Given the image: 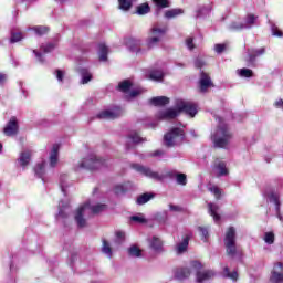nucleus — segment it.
Wrapping results in <instances>:
<instances>
[{"label": "nucleus", "mask_w": 283, "mask_h": 283, "mask_svg": "<svg viewBox=\"0 0 283 283\" xmlns=\"http://www.w3.org/2000/svg\"><path fill=\"white\" fill-rule=\"evenodd\" d=\"M266 48H261V49H254L252 51H249V61L250 63H253L258 56H262V54H265Z\"/></svg>", "instance_id": "obj_24"}, {"label": "nucleus", "mask_w": 283, "mask_h": 283, "mask_svg": "<svg viewBox=\"0 0 283 283\" xmlns=\"http://www.w3.org/2000/svg\"><path fill=\"white\" fill-rule=\"evenodd\" d=\"M41 50H42V52H44V54H48V53L52 52V50H54V44L49 43L46 45H42Z\"/></svg>", "instance_id": "obj_52"}, {"label": "nucleus", "mask_w": 283, "mask_h": 283, "mask_svg": "<svg viewBox=\"0 0 283 283\" xmlns=\"http://www.w3.org/2000/svg\"><path fill=\"white\" fill-rule=\"evenodd\" d=\"M125 191H127V189H125V186L123 185H117L114 188V192L116 193V196H120V193H125Z\"/></svg>", "instance_id": "obj_51"}, {"label": "nucleus", "mask_w": 283, "mask_h": 283, "mask_svg": "<svg viewBox=\"0 0 283 283\" xmlns=\"http://www.w3.org/2000/svg\"><path fill=\"white\" fill-rule=\"evenodd\" d=\"M223 277H228V280H232V282H238V272L233 271V272H230L229 271V266H226L223 269Z\"/></svg>", "instance_id": "obj_32"}, {"label": "nucleus", "mask_w": 283, "mask_h": 283, "mask_svg": "<svg viewBox=\"0 0 283 283\" xmlns=\"http://www.w3.org/2000/svg\"><path fill=\"white\" fill-rule=\"evenodd\" d=\"M129 140H132V143H134L135 145H138L139 143H145L146 139L140 137L138 133H132L129 135Z\"/></svg>", "instance_id": "obj_40"}, {"label": "nucleus", "mask_w": 283, "mask_h": 283, "mask_svg": "<svg viewBox=\"0 0 283 283\" xmlns=\"http://www.w3.org/2000/svg\"><path fill=\"white\" fill-rule=\"evenodd\" d=\"M195 65H196V67H202V65H205V62H202V60H200V59H197L195 61Z\"/></svg>", "instance_id": "obj_63"}, {"label": "nucleus", "mask_w": 283, "mask_h": 283, "mask_svg": "<svg viewBox=\"0 0 283 283\" xmlns=\"http://www.w3.org/2000/svg\"><path fill=\"white\" fill-rule=\"evenodd\" d=\"M102 253H104V255H107V258H112L113 255L112 245L105 239L102 240Z\"/></svg>", "instance_id": "obj_31"}, {"label": "nucleus", "mask_w": 283, "mask_h": 283, "mask_svg": "<svg viewBox=\"0 0 283 283\" xmlns=\"http://www.w3.org/2000/svg\"><path fill=\"white\" fill-rule=\"evenodd\" d=\"M169 209L170 211L175 212V213H180L182 212V207L180 206H176L174 203H169Z\"/></svg>", "instance_id": "obj_54"}, {"label": "nucleus", "mask_w": 283, "mask_h": 283, "mask_svg": "<svg viewBox=\"0 0 283 283\" xmlns=\"http://www.w3.org/2000/svg\"><path fill=\"white\" fill-rule=\"evenodd\" d=\"M65 207L66 206L63 205V201H60V203H59L60 211H59V213L56 216L57 220H59V218H67V213H65V211L63 210V209H65Z\"/></svg>", "instance_id": "obj_47"}, {"label": "nucleus", "mask_w": 283, "mask_h": 283, "mask_svg": "<svg viewBox=\"0 0 283 283\" xmlns=\"http://www.w3.org/2000/svg\"><path fill=\"white\" fill-rule=\"evenodd\" d=\"M209 191H211V193H213L217 198V200H220V188H218V186H212L209 188Z\"/></svg>", "instance_id": "obj_49"}, {"label": "nucleus", "mask_w": 283, "mask_h": 283, "mask_svg": "<svg viewBox=\"0 0 283 283\" xmlns=\"http://www.w3.org/2000/svg\"><path fill=\"white\" fill-rule=\"evenodd\" d=\"M198 231H200L202 238L207 241V238H209V230L207 228L199 227Z\"/></svg>", "instance_id": "obj_55"}, {"label": "nucleus", "mask_w": 283, "mask_h": 283, "mask_svg": "<svg viewBox=\"0 0 283 283\" xmlns=\"http://www.w3.org/2000/svg\"><path fill=\"white\" fill-rule=\"evenodd\" d=\"M224 50H227V44H216L214 45V51L217 52V54H222V52H224Z\"/></svg>", "instance_id": "obj_53"}, {"label": "nucleus", "mask_w": 283, "mask_h": 283, "mask_svg": "<svg viewBox=\"0 0 283 283\" xmlns=\"http://www.w3.org/2000/svg\"><path fill=\"white\" fill-rule=\"evenodd\" d=\"M128 255L130 258H140L143 254H142V250L136 247V245H132L129 249H128Z\"/></svg>", "instance_id": "obj_36"}, {"label": "nucleus", "mask_w": 283, "mask_h": 283, "mask_svg": "<svg viewBox=\"0 0 283 283\" xmlns=\"http://www.w3.org/2000/svg\"><path fill=\"white\" fill-rule=\"evenodd\" d=\"M8 81V76L3 73H0V85H3Z\"/></svg>", "instance_id": "obj_61"}, {"label": "nucleus", "mask_w": 283, "mask_h": 283, "mask_svg": "<svg viewBox=\"0 0 283 283\" xmlns=\"http://www.w3.org/2000/svg\"><path fill=\"white\" fill-rule=\"evenodd\" d=\"M208 209L214 222H220V214L218 213V211H220V206L214 203H208Z\"/></svg>", "instance_id": "obj_20"}, {"label": "nucleus", "mask_w": 283, "mask_h": 283, "mask_svg": "<svg viewBox=\"0 0 283 283\" xmlns=\"http://www.w3.org/2000/svg\"><path fill=\"white\" fill-rule=\"evenodd\" d=\"M198 269H200V268H198ZM198 269H195V271H197V282L198 283L207 282V281L216 277V272H213L211 270L200 272V271H198Z\"/></svg>", "instance_id": "obj_15"}, {"label": "nucleus", "mask_w": 283, "mask_h": 283, "mask_svg": "<svg viewBox=\"0 0 283 283\" xmlns=\"http://www.w3.org/2000/svg\"><path fill=\"white\" fill-rule=\"evenodd\" d=\"M33 31L38 36H43V34H48V32H50V29L48 27H34Z\"/></svg>", "instance_id": "obj_42"}, {"label": "nucleus", "mask_w": 283, "mask_h": 283, "mask_svg": "<svg viewBox=\"0 0 283 283\" xmlns=\"http://www.w3.org/2000/svg\"><path fill=\"white\" fill-rule=\"evenodd\" d=\"M223 243L226 247L227 255H229L230 258H235V255L238 254V245L235 244V228H228V230L226 231Z\"/></svg>", "instance_id": "obj_6"}, {"label": "nucleus", "mask_w": 283, "mask_h": 283, "mask_svg": "<svg viewBox=\"0 0 283 283\" xmlns=\"http://www.w3.org/2000/svg\"><path fill=\"white\" fill-rule=\"evenodd\" d=\"M67 178V175H61L60 177V187L63 193H65V179Z\"/></svg>", "instance_id": "obj_56"}, {"label": "nucleus", "mask_w": 283, "mask_h": 283, "mask_svg": "<svg viewBox=\"0 0 283 283\" xmlns=\"http://www.w3.org/2000/svg\"><path fill=\"white\" fill-rule=\"evenodd\" d=\"M180 14H185V10L182 9H170L165 12L166 19H176V17H180Z\"/></svg>", "instance_id": "obj_26"}, {"label": "nucleus", "mask_w": 283, "mask_h": 283, "mask_svg": "<svg viewBox=\"0 0 283 283\" xmlns=\"http://www.w3.org/2000/svg\"><path fill=\"white\" fill-rule=\"evenodd\" d=\"M196 269H200V263L199 262H193L191 268H178L175 270V277L176 280H187Z\"/></svg>", "instance_id": "obj_9"}, {"label": "nucleus", "mask_w": 283, "mask_h": 283, "mask_svg": "<svg viewBox=\"0 0 283 283\" xmlns=\"http://www.w3.org/2000/svg\"><path fill=\"white\" fill-rule=\"evenodd\" d=\"M275 107H277L279 109H283V99H279L274 103Z\"/></svg>", "instance_id": "obj_62"}, {"label": "nucleus", "mask_w": 283, "mask_h": 283, "mask_svg": "<svg viewBox=\"0 0 283 283\" xmlns=\"http://www.w3.org/2000/svg\"><path fill=\"white\" fill-rule=\"evenodd\" d=\"M115 235H116L115 242L117 244H123V242H125V232L117 231V232H115Z\"/></svg>", "instance_id": "obj_46"}, {"label": "nucleus", "mask_w": 283, "mask_h": 283, "mask_svg": "<svg viewBox=\"0 0 283 283\" xmlns=\"http://www.w3.org/2000/svg\"><path fill=\"white\" fill-rule=\"evenodd\" d=\"M157 8H169V0H153Z\"/></svg>", "instance_id": "obj_48"}, {"label": "nucleus", "mask_w": 283, "mask_h": 283, "mask_svg": "<svg viewBox=\"0 0 283 283\" xmlns=\"http://www.w3.org/2000/svg\"><path fill=\"white\" fill-rule=\"evenodd\" d=\"M143 42L139 39L136 38H127L125 40V45L128 48L130 52H135V54H138L140 52V45Z\"/></svg>", "instance_id": "obj_13"}, {"label": "nucleus", "mask_w": 283, "mask_h": 283, "mask_svg": "<svg viewBox=\"0 0 283 283\" xmlns=\"http://www.w3.org/2000/svg\"><path fill=\"white\" fill-rule=\"evenodd\" d=\"M132 168L135 169V171H138V174H142V176H146V178H151V180H157V182H160V180L165 179V176L154 171L149 167H145L139 164H133Z\"/></svg>", "instance_id": "obj_7"}, {"label": "nucleus", "mask_w": 283, "mask_h": 283, "mask_svg": "<svg viewBox=\"0 0 283 283\" xmlns=\"http://www.w3.org/2000/svg\"><path fill=\"white\" fill-rule=\"evenodd\" d=\"M186 45H187L188 50H193L196 48V45L193 44V38H187Z\"/></svg>", "instance_id": "obj_58"}, {"label": "nucleus", "mask_w": 283, "mask_h": 283, "mask_svg": "<svg viewBox=\"0 0 283 283\" xmlns=\"http://www.w3.org/2000/svg\"><path fill=\"white\" fill-rule=\"evenodd\" d=\"M264 242L266 244H273L275 242V234L273 232H265Z\"/></svg>", "instance_id": "obj_43"}, {"label": "nucleus", "mask_w": 283, "mask_h": 283, "mask_svg": "<svg viewBox=\"0 0 283 283\" xmlns=\"http://www.w3.org/2000/svg\"><path fill=\"white\" fill-rule=\"evenodd\" d=\"M212 171L217 176V178H221L222 176H229V168H227V163L220 159L214 160Z\"/></svg>", "instance_id": "obj_11"}, {"label": "nucleus", "mask_w": 283, "mask_h": 283, "mask_svg": "<svg viewBox=\"0 0 283 283\" xmlns=\"http://www.w3.org/2000/svg\"><path fill=\"white\" fill-rule=\"evenodd\" d=\"M176 180L178 185H181L182 187H185V185H187V175L185 174H177L176 175Z\"/></svg>", "instance_id": "obj_44"}, {"label": "nucleus", "mask_w": 283, "mask_h": 283, "mask_svg": "<svg viewBox=\"0 0 283 283\" xmlns=\"http://www.w3.org/2000/svg\"><path fill=\"white\" fill-rule=\"evenodd\" d=\"M237 74H239L241 78H251V76H253V71L250 69H240L237 70Z\"/></svg>", "instance_id": "obj_38"}, {"label": "nucleus", "mask_w": 283, "mask_h": 283, "mask_svg": "<svg viewBox=\"0 0 283 283\" xmlns=\"http://www.w3.org/2000/svg\"><path fill=\"white\" fill-rule=\"evenodd\" d=\"M271 30H272L273 36H283V33L280 29H277V25L271 24Z\"/></svg>", "instance_id": "obj_50"}, {"label": "nucleus", "mask_w": 283, "mask_h": 283, "mask_svg": "<svg viewBox=\"0 0 283 283\" xmlns=\"http://www.w3.org/2000/svg\"><path fill=\"white\" fill-rule=\"evenodd\" d=\"M150 105L155 107H163V105H169V97L167 96H157L149 99Z\"/></svg>", "instance_id": "obj_19"}, {"label": "nucleus", "mask_w": 283, "mask_h": 283, "mask_svg": "<svg viewBox=\"0 0 283 283\" xmlns=\"http://www.w3.org/2000/svg\"><path fill=\"white\" fill-rule=\"evenodd\" d=\"M255 23H258V17L254 14H248L244 17V22L243 25L245 28V30L251 29L253 25H255Z\"/></svg>", "instance_id": "obj_23"}, {"label": "nucleus", "mask_w": 283, "mask_h": 283, "mask_svg": "<svg viewBox=\"0 0 283 283\" xmlns=\"http://www.w3.org/2000/svg\"><path fill=\"white\" fill-rule=\"evenodd\" d=\"M271 283H283V264L282 262H277L274 264L271 276H270Z\"/></svg>", "instance_id": "obj_10"}, {"label": "nucleus", "mask_w": 283, "mask_h": 283, "mask_svg": "<svg viewBox=\"0 0 283 283\" xmlns=\"http://www.w3.org/2000/svg\"><path fill=\"white\" fill-rule=\"evenodd\" d=\"M151 198H154V195L144 193L137 198V205H147V202H149V200H151Z\"/></svg>", "instance_id": "obj_37"}, {"label": "nucleus", "mask_w": 283, "mask_h": 283, "mask_svg": "<svg viewBox=\"0 0 283 283\" xmlns=\"http://www.w3.org/2000/svg\"><path fill=\"white\" fill-rule=\"evenodd\" d=\"M6 136H15L19 132V124L17 123V117H11L9 123L3 129Z\"/></svg>", "instance_id": "obj_14"}, {"label": "nucleus", "mask_w": 283, "mask_h": 283, "mask_svg": "<svg viewBox=\"0 0 283 283\" xmlns=\"http://www.w3.org/2000/svg\"><path fill=\"white\" fill-rule=\"evenodd\" d=\"M133 85L134 84L132 83V81L124 80L123 82H120L118 84V90H119V92H124L125 94H127V92H129V90H132Z\"/></svg>", "instance_id": "obj_29"}, {"label": "nucleus", "mask_w": 283, "mask_h": 283, "mask_svg": "<svg viewBox=\"0 0 283 283\" xmlns=\"http://www.w3.org/2000/svg\"><path fill=\"white\" fill-rule=\"evenodd\" d=\"M148 244L149 248L155 251V253H163L164 248H163V240L158 237H153L148 239Z\"/></svg>", "instance_id": "obj_16"}, {"label": "nucleus", "mask_w": 283, "mask_h": 283, "mask_svg": "<svg viewBox=\"0 0 283 283\" xmlns=\"http://www.w3.org/2000/svg\"><path fill=\"white\" fill-rule=\"evenodd\" d=\"M43 174H45V164H39V165L35 167V175H36L39 178H43Z\"/></svg>", "instance_id": "obj_45"}, {"label": "nucleus", "mask_w": 283, "mask_h": 283, "mask_svg": "<svg viewBox=\"0 0 283 283\" xmlns=\"http://www.w3.org/2000/svg\"><path fill=\"white\" fill-rule=\"evenodd\" d=\"M30 158H32V153H30V150L22 151L18 159L21 167H28V165H30Z\"/></svg>", "instance_id": "obj_21"}, {"label": "nucleus", "mask_w": 283, "mask_h": 283, "mask_svg": "<svg viewBox=\"0 0 283 283\" xmlns=\"http://www.w3.org/2000/svg\"><path fill=\"white\" fill-rule=\"evenodd\" d=\"M55 74L59 83H63V77L65 76V72H63L62 70H56Z\"/></svg>", "instance_id": "obj_57"}, {"label": "nucleus", "mask_w": 283, "mask_h": 283, "mask_svg": "<svg viewBox=\"0 0 283 283\" xmlns=\"http://www.w3.org/2000/svg\"><path fill=\"white\" fill-rule=\"evenodd\" d=\"M98 54H99V61H107V54L109 52V50L107 49V45L101 43L98 45Z\"/></svg>", "instance_id": "obj_33"}, {"label": "nucleus", "mask_w": 283, "mask_h": 283, "mask_svg": "<svg viewBox=\"0 0 283 283\" xmlns=\"http://www.w3.org/2000/svg\"><path fill=\"white\" fill-rule=\"evenodd\" d=\"M123 115V109L119 107H115L112 111H103L102 113L97 114V118L104 120H114V118H118Z\"/></svg>", "instance_id": "obj_12"}, {"label": "nucleus", "mask_w": 283, "mask_h": 283, "mask_svg": "<svg viewBox=\"0 0 283 283\" xmlns=\"http://www.w3.org/2000/svg\"><path fill=\"white\" fill-rule=\"evenodd\" d=\"M105 209H107V206L103 203L92 206L90 205V202H87L84 206L80 207L75 213V221L77 227H80V229L87 227V221L83 217L87 216L88 211H91L92 213H102V211H105Z\"/></svg>", "instance_id": "obj_3"}, {"label": "nucleus", "mask_w": 283, "mask_h": 283, "mask_svg": "<svg viewBox=\"0 0 283 283\" xmlns=\"http://www.w3.org/2000/svg\"><path fill=\"white\" fill-rule=\"evenodd\" d=\"M151 32H153V36L147 40L148 50L156 48V45H158V43H160V36H163L165 34V32H167V28L164 27L160 29L158 27H154Z\"/></svg>", "instance_id": "obj_8"}, {"label": "nucleus", "mask_w": 283, "mask_h": 283, "mask_svg": "<svg viewBox=\"0 0 283 283\" xmlns=\"http://www.w3.org/2000/svg\"><path fill=\"white\" fill-rule=\"evenodd\" d=\"M266 198L270 202L275 203L276 216H277L279 220L282 221V214H280V195H277L275 192H270L266 195Z\"/></svg>", "instance_id": "obj_18"}, {"label": "nucleus", "mask_w": 283, "mask_h": 283, "mask_svg": "<svg viewBox=\"0 0 283 283\" xmlns=\"http://www.w3.org/2000/svg\"><path fill=\"white\" fill-rule=\"evenodd\" d=\"M139 94H143V90L142 88H136V90H133L129 93V96H130V98H136V96H139Z\"/></svg>", "instance_id": "obj_59"}, {"label": "nucleus", "mask_w": 283, "mask_h": 283, "mask_svg": "<svg viewBox=\"0 0 283 283\" xmlns=\"http://www.w3.org/2000/svg\"><path fill=\"white\" fill-rule=\"evenodd\" d=\"M149 4L148 3H142L137 7V14H139L140 17L145 15V14H149Z\"/></svg>", "instance_id": "obj_35"}, {"label": "nucleus", "mask_w": 283, "mask_h": 283, "mask_svg": "<svg viewBox=\"0 0 283 283\" xmlns=\"http://www.w3.org/2000/svg\"><path fill=\"white\" fill-rule=\"evenodd\" d=\"M180 112H185V114H188V116H191V118H193V116L198 114L196 104H193L192 102L185 99H176L175 108H166L159 111L156 114V118L158 120H174V118L180 115Z\"/></svg>", "instance_id": "obj_1"}, {"label": "nucleus", "mask_w": 283, "mask_h": 283, "mask_svg": "<svg viewBox=\"0 0 283 283\" xmlns=\"http://www.w3.org/2000/svg\"><path fill=\"white\" fill-rule=\"evenodd\" d=\"M130 221L136 222L137 224H146L147 219L145 218V214L137 213V214L130 217Z\"/></svg>", "instance_id": "obj_34"}, {"label": "nucleus", "mask_w": 283, "mask_h": 283, "mask_svg": "<svg viewBox=\"0 0 283 283\" xmlns=\"http://www.w3.org/2000/svg\"><path fill=\"white\" fill-rule=\"evenodd\" d=\"M133 1L132 0H118V8L124 12H129L132 10Z\"/></svg>", "instance_id": "obj_30"}, {"label": "nucleus", "mask_w": 283, "mask_h": 283, "mask_svg": "<svg viewBox=\"0 0 283 283\" xmlns=\"http://www.w3.org/2000/svg\"><path fill=\"white\" fill-rule=\"evenodd\" d=\"M230 30H233L234 32H238L240 30H247L244 27V22L234 21L229 25Z\"/></svg>", "instance_id": "obj_39"}, {"label": "nucleus", "mask_w": 283, "mask_h": 283, "mask_svg": "<svg viewBox=\"0 0 283 283\" xmlns=\"http://www.w3.org/2000/svg\"><path fill=\"white\" fill-rule=\"evenodd\" d=\"M164 77H165V73H163L161 70H154L148 75V78H150V81H157V82L163 81Z\"/></svg>", "instance_id": "obj_27"}, {"label": "nucleus", "mask_w": 283, "mask_h": 283, "mask_svg": "<svg viewBox=\"0 0 283 283\" xmlns=\"http://www.w3.org/2000/svg\"><path fill=\"white\" fill-rule=\"evenodd\" d=\"M189 240H190V237L187 235L182 242L178 243L177 244V253H185V251H187L188 247H189Z\"/></svg>", "instance_id": "obj_28"}, {"label": "nucleus", "mask_w": 283, "mask_h": 283, "mask_svg": "<svg viewBox=\"0 0 283 283\" xmlns=\"http://www.w3.org/2000/svg\"><path fill=\"white\" fill-rule=\"evenodd\" d=\"M57 163H59V145H53V148L50 155V167H56Z\"/></svg>", "instance_id": "obj_22"}, {"label": "nucleus", "mask_w": 283, "mask_h": 283, "mask_svg": "<svg viewBox=\"0 0 283 283\" xmlns=\"http://www.w3.org/2000/svg\"><path fill=\"white\" fill-rule=\"evenodd\" d=\"M151 156H154V157L165 156V150H160V149L155 150V151L151 154Z\"/></svg>", "instance_id": "obj_60"}, {"label": "nucleus", "mask_w": 283, "mask_h": 283, "mask_svg": "<svg viewBox=\"0 0 283 283\" xmlns=\"http://www.w3.org/2000/svg\"><path fill=\"white\" fill-rule=\"evenodd\" d=\"M23 40V34L21 32H11L10 43H19Z\"/></svg>", "instance_id": "obj_41"}, {"label": "nucleus", "mask_w": 283, "mask_h": 283, "mask_svg": "<svg viewBox=\"0 0 283 283\" xmlns=\"http://www.w3.org/2000/svg\"><path fill=\"white\" fill-rule=\"evenodd\" d=\"M218 122H219V125L212 132L211 139L214 144V147L224 149L229 147L231 143V138H233V135H231V130H229V126L226 125L222 118L218 117Z\"/></svg>", "instance_id": "obj_2"}, {"label": "nucleus", "mask_w": 283, "mask_h": 283, "mask_svg": "<svg viewBox=\"0 0 283 283\" xmlns=\"http://www.w3.org/2000/svg\"><path fill=\"white\" fill-rule=\"evenodd\" d=\"M199 85H200V92L205 94V92H207V90H209V87H211L213 83L211 82V77H209L207 73L201 72Z\"/></svg>", "instance_id": "obj_17"}, {"label": "nucleus", "mask_w": 283, "mask_h": 283, "mask_svg": "<svg viewBox=\"0 0 283 283\" xmlns=\"http://www.w3.org/2000/svg\"><path fill=\"white\" fill-rule=\"evenodd\" d=\"M107 161L102 158L96 157V155H90L88 157L82 159L76 166H74V171H81L82 169H90L94 171V169H101L105 167Z\"/></svg>", "instance_id": "obj_4"}, {"label": "nucleus", "mask_w": 283, "mask_h": 283, "mask_svg": "<svg viewBox=\"0 0 283 283\" xmlns=\"http://www.w3.org/2000/svg\"><path fill=\"white\" fill-rule=\"evenodd\" d=\"M33 52H34L36 59H39L40 63H43V57H42L43 55L36 51H33Z\"/></svg>", "instance_id": "obj_64"}, {"label": "nucleus", "mask_w": 283, "mask_h": 283, "mask_svg": "<svg viewBox=\"0 0 283 283\" xmlns=\"http://www.w3.org/2000/svg\"><path fill=\"white\" fill-rule=\"evenodd\" d=\"M78 72L82 76V85H86V83H90V81H92V73H90L87 69H78Z\"/></svg>", "instance_id": "obj_25"}, {"label": "nucleus", "mask_w": 283, "mask_h": 283, "mask_svg": "<svg viewBox=\"0 0 283 283\" xmlns=\"http://www.w3.org/2000/svg\"><path fill=\"white\" fill-rule=\"evenodd\" d=\"M185 142V132L180 128H172L164 136L166 147H176Z\"/></svg>", "instance_id": "obj_5"}]
</instances>
